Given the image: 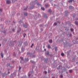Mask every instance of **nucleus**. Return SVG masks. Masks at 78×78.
Listing matches in <instances>:
<instances>
[{
  "label": "nucleus",
  "mask_w": 78,
  "mask_h": 78,
  "mask_svg": "<svg viewBox=\"0 0 78 78\" xmlns=\"http://www.w3.org/2000/svg\"><path fill=\"white\" fill-rule=\"evenodd\" d=\"M9 66H10V65H9Z\"/></svg>",
  "instance_id": "44"
},
{
  "label": "nucleus",
  "mask_w": 78,
  "mask_h": 78,
  "mask_svg": "<svg viewBox=\"0 0 78 78\" xmlns=\"http://www.w3.org/2000/svg\"><path fill=\"white\" fill-rule=\"evenodd\" d=\"M49 42H50V43H52V40H49Z\"/></svg>",
  "instance_id": "6"
},
{
  "label": "nucleus",
  "mask_w": 78,
  "mask_h": 78,
  "mask_svg": "<svg viewBox=\"0 0 78 78\" xmlns=\"http://www.w3.org/2000/svg\"><path fill=\"white\" fill-rule=\"evenodd\" d=\"M73 0H70L68 1V2H69V3H71V2H72V1H73Z\"/></svg>",
  "instance_id": "5"
},
{
  "label": "nucleus",
  "mask_w": 78,
  "mask_h": 78,
  "mask_svg": "<svg viewBox=\"0 0 78 78\" xmlns=\"http://www.w3.org/2000/svg\"><path fill=\"white\" fill-rule=\"evenodd\" d=\"M78 19H76V20H78Z\"/></svg>",
  "instance_id": "43"
},
{
  "label": "nucleus",
  "mask_w": 78,
  "mask_h": 78,
  "mask_svg": "<svg viewBox=\"0 0 78 78\" xmlns=\"http://www.w3.org/2000/svg\"><path fill=\"white\" fill-rule=\"evenodd\" d=\"M51 47H50V46L49 44H48V48H50Z\"/></svg>",
  "instance_id": "17"
},
{
  "label": "nucleus",
  "mask_w": 78,
  "mask_h": 78,
  "mask_svg": "<svg viewBox=\"0 0 78 78\" xmlns=\"http://www.w3.org/2000/svg\"><path fill=\"white\" fill-rule=\"evenodd\" d=\"M30 54H31V53L29 52L27 53V55H30Z\"/></svg>",
  "instance_id": "23"
},
{
  "label": "nucleus",
  "mask_w": 78,
  "mask_h": 78,
  "mask_svg": "<svg viewBox=\"0 0 78 78\" xmlns=\"http://www.w3.org/2000/svg\"><path fill=\"white\" fill-rule=\"evenodd\" d=\"M0 11H2V9H0Z\"/></svg>",
  "instance_id": "27"
},
{
  "label": "nucleus",
  "mask_w": 78,
  "mask_h": 78,
  "mask_svg": "<svg viewBox=\"0 0 78 78\" xmlns=\"http://www.w3.org/2000/svg\"><path fill=\"white\" fill-rule=\"evenodd\" d=\"M20 58L21 59V60H23V58L22 57H20Z\"/></svg>",
  "instance_id": "14"
},
{
  "label": "nucleus",
  "mask_w": 78,
  "mask_h": 78,
  "mask_svg": "<svg viewBox=\"0 0 78 78\" xmlns=\"http://www.w3.org/2000/svg\"><path fill=\"white\" fill-rule=\"evenodd\" d=\"M23 37H25V36H26V34H23Z\"/></svg>",
  "instance_id": "18"
},
{
  "label": "nucleus",
  "mask_w": 78,
  "mask_h": 78,
  "mask_svg": "<svg viewBox=\"0 0 78 78\" xmlns=\"http://www.w3.org/2000/svg\"><path fill=\"white\" fill-rule=\"evenodd\" d=\"M43 48H45V46H43Z\"/></svg>",
  "instance_id": "30"
},
{
  "label": "nucleus",
  "mask_w": 78,
  "mask_h": 78,
  "mask_svg": "<svg viewBox=\"0 0 78 78\" xmlns=\"http://www.w3.org/2000/svg\"><path fill=\"white\" fill-rule=\"evenodd\" d=\"M69 72H70V73L72 72V70H69Z\"/></svg>",
  "instance_id": "20"
},
{
  "label": "nucleus",
  "mask_w": 78,
  "mask_h": 78,
  "mask_svg": "<svg viewBox=\"0 0 78 78\" xmlns=\"http://www.w3.org/2000/svg\"><path fill=\"white\" fill-rule=\"evenodd\" d=\"M30 76V74H29V76Z\"/></svg>",
  "instance_id": "35"
},
{
  "label": "nucleus",
  "mask_w": 78,
  "mask_h": 78,
  "mask_svg": "<svg viewBox=\"0 0 78 78\" xmlns=\"http://www.w3.org/2000/svg\"><path fill=\"white\" fill-rule=\"evenodd\" d=\"M44 73H45V74H46L47 73V72L46 71H44Z\"/></svg>",
  "instance_id": "29"
},
{
  "label": "nucleus",
  "mask_w": 78,
  "mask_h": 78,
  "mask_svg": "<svg viewBox=\"0 0 78 78\" xmlns=\"http://www.w3.org/2000/svg\"><path fill=\"white\" fill-rule=\"evenodd\" d=\"M75 23L76 25H78V22H75Z\"/></svg>",
  "instance_id": "8"
},
{
  "label": "nucleus",
  "mask_w": 78,
  "mask_h": 78,
  "mask_svg": "<svg viewBox=\"0 0 78 78\" xmlns=\"http://www.w3.org/2000/svg\"><path fill=\"white\" fill-rule=\"evenodd\" d=\"M46 54L47 55H49V52L48 51H47V52H46Z\"/></svg>",
  "instance_id": "13"
},
{
  "label": "nucleus",
  "mask_w": 78,
  "mask_h": 78,
  "mask_svg": "<svg viewBox=\"0 0 78 78\" xmlns=\"http://www.w3.org/2000/svg\"><path fill=\"white\" fill-rule=\"evenodd\" d=\"M1 44H0V46H1Z\"/></svg>",
  "instance_id": "39"
},
{
  "label": "nucleus",
  "mask_w": 78,
  "mask_h": 78,
  "mask_svg": "<svg viewBox=\"0 0 78 78\" xmlns=\"http://www.w3.org/2000/svg\"><path fill=\"white\" fill-rule=\"evenodd\" d=\"M12 31H14V29H12Z\"/></svg>",
  "instance_id": "32"
},
{
  "label": "nucleus",
  "mask_w": 78,
  "mask_h": 78,
  "mask_svg": "<svg viewBox=\"0 0 78 78\" xmlns=\"http://www.w3.org/2000/svg\"><path fill=\"white\" fill-rule=\"evenodd\" d=\"M49 6V5H45V8H48Z\"/></svg>",
  "instance_id": "7"
},
{
  "label": "nucleus",
  "mask_w": 78,
  "mask_h": 78,
  "mask_svg": "<svg viewBox=\"0 0 78 78\" xmlns=\"http://www.w3.org/2000/svg\"><path fill=\"white\" fill-rule=\"evenodd\" d=\"M44 51H46V49H44Z\"/></svg>",
  "instance_id": "33"
},
{
  "label": "nucleus",
  "mask_w": 78,
  "mask_h": 78,
  "mask_svg": "<svg viewBox=\"0 0 78 78\" xmlns=\"http://www.w3.org/2000/svg\"><path fill=\"white\" fill-rule=\"evenodd\" d=\"M73 17H74V16H73Z\"/></svg>",
  "instance_id": "42"
},
{
  "label": "nucleus",
  "mask_w": 78,
  "mask_h": 78,
  "mask_svg": "<svg viewBox=\"0 0 78 78\" xmlns=\"http://www.w3.org/2000/svg\"><path fill=\"white\" fill-rule=\"evenodd\" d=\"M71 31H73V29L72 28L71 29Z\"/></svg>",
  "instance_id": "22"
},
{
  "label": "nucleus",
  "mask_w": 78,
  "mask_h": 78,
  "mask_svg": "<svg viewBox=\"0 0 78 78\" xmlns=\"http://www.w3.org/2000/svg\"><path fill=\"white\" fill-rule=\"evenodd\" d=\"M28 14L27 13H24V16H27V15Z\"/></svg>",
  "instance_id": "12"
},
{
  "label": "nucleus",
  "mask_w": 78,
  "mask_h": 78,
  "mask_svg": "<svg viewBox=\"0 0 78 78\" xmlns=\"http://www.w3.org/2000/svg\"><path fill=\"white\" fill-rule=\"evenodd\" d=\"M24 10H27V8H26V9H24Z\"/></svg>",
  "instance_id": "31"
},
{
  "label": "nucleus",
  "mask_w": 78,
  "mask_h": 78,
  "mask_svg": "<svg viewBox=\"0 0 78 78\" xmlns=\"http://www.w3.org/2000/svg\"><path fill=\"white\" fill-rule=\"evenodd\" d=\"M60 77L61 78H62V77H63V76H62V75H61L60 76Z\"/></svg>",
  "instance_id": "25"
},
{
  "label": "nucleus",
  "mask_w": 78,
  "mask_h": 78,
  "mask_svg": "<svg viewBox=\"0 0 78 78\" xmlns=\"http://www.w3.org/2000/svg\"><path fill=\"white\" fill-rule=\"evenodd\" d=\"M31 62H32V63H34V62H31Z\"/></svg>",
  "instance_id": "37"
},
{
  "label": "nucleus",
  "mask_w": 78,
  "mask_h": 78,
  "mask_svg": "<svg viewBox=\"0 0 78 78\" xmlns=\"http://www.w3.org/2000/svg\"><path fill=\"white\" fill-rule=\"evenodd\" d=\"M33 45H34V44H33L31 46V47H33Z\"/></svg>",
  "instance_id": "24"
},
{
  "label": "nucleus",
  "mask_w": 78,
  "mask_h": 78,
  "mask_svg": "<svg viewBox=\"0 0 78 78\" xmlns=\"http://www.w3.org/2000/svg\"><path fill=\"white\" fill-rule=\"evenodd\" d=\"M13 23H14V21H13Z\"/></svg>",
  "instance_id": "41"
},
{
  "label": "nucleus",
  "mask_w": 78,
  "mask_h": 78,
  "mask_svg": "<svg viewBox=\"0 0 78 78\" xmlns=\"http://www.w3.org/2000/svg\"><path fill=\"white\" fill-rule=\"evenodd\" d=\"M41 9H42V10H43V11L45 10V8L42 7H41Z\"/></svg>",
  "instance_id": "3"
},
{
  "label": "nucleus",
  "mask_w": 78,
  "mask_h": 78,
  "mask_svg": "<svg viewBox=\"0 0 78 78\" xmlns=\"http://www.w3.org/2000/svg\"><path fill=\"white\" fill-rule=\"evenodd\" d=\"M19 70H20V69H21V67H19Z\"/></svg>",
  "instance_id": "28"
},
{
  "label": "nucleus",
  "mask_w": 78,
  "mask_h": 78,
  "mask_svg": "<svg viewBox=\"0 0 78 78\" xmlns=\"http://www.w3.org/2000/svg\"><path fill=\"white\" fill-rule=\"evenodd\" d=\"M6 2L7 4H10L11 3V1L10 0H7Z\"/></svg>",
  "instance_id": "1"
},
{
  "label": "nucleus",
  "mask_w": 78,
  "mask_h": 78,
  "mask_svg": "<svg viewBox=\"0 0 78 78\" xmlns=\"http://www.w3.org/2000/svg\"><path fill=\"white\" fill-rule=\"evenodd\" d=\"M54 25H55V26H56V25H57V23H54Z\"/></svg>",
  "instance_id": "16"
},
{
  "label": "nucleus",
  "mask_w": 78,
  "mask_h": 78,
  "mask_svg": "<svg viewBox=\"0 0 78 78\" xmlns=\"http://www.w3.org/2000/svg\"><path fill=\"white\" fill-rule=\"evenodd\" d=\"M72 8H73V7H72V6L71 5L69 6V9H72Z\"/></svg>",
  "instance_id": "9"
},
{
  "label": "nucleus",
  "mask_w": 78,
  "mask_h": 78,
  "mask_svg": "<svg viewBox=\"0 0 78 78\" xmlns=\"http://www.w3.org/2000/svg\"><path fill=\"white\" fill-rule=\"evenodd\" d=\"M45 16H46V15H44V17H45Z\"/></svg>",
  "instance_id": "38"
},
{
  "label": "nucleus",
  "mask_w": 78,
  "mask_h": 78,
  "mask_svg": "<svg viewBox=\"0 0 78 78\" xmlns=\"http://www.w3.org/2000/svg\"><path fill=\"white\" fill-rule=\"evenodd\" d=\"M1 56L2 58H3V53H1Z\"/></svg>",
  "instance_id": "2"
},
{
  "label": "nucleus",
  "mask_w": 78,
  "mask_h": 78,
  "mask_svg": "<svg viewBox=\"0 0 78 78\" xmlns=\"http://www.w3.org/2000/svg\"><path fill=\"white\" fill-rule=\"evenodd\" d=\"M10 73V72H8V74H9V73Z\"/></svg>",
  "instance_id": "34"
},
{
  "label": "nucleus",
  "mask_w": 78,
  "mask_h": 78,
  "mask_svg": "<svg viewBox=\"0 0 78 78\" xmlns=\"http://www.w3.org/2000/svg\"><path fill=\"white\" fill-rule=\"evenodd\" d=\"M61 56H64V54L63 53H62L61 54Z\"/></svg>",
  "instance_id": "10"
},
{
  "label": "nucleus",
  "mask_w": 78,
  "mask_h": 78,
  "mask_svg": "<svg viewBox=\"0 0 78 78\" xmlns=\"http://www.w3.org/2000/svg\"><path fill=\"white\" fill-rule=\"evenodd\" d=\"M23 27H25L26 28H27V27L26 26V25H25V24L23 25Z\"/></svg>",
  "instance_id": "21"
},
{
  "label": "nucleus",
  "mask_w": 78,
  "mask_h": 78,
  "mask_svg": "<svg viewBox=\"0 0 78 78\" xmlns=\"http://www.w3.org/2000/svg\"><path fill=\"white\" fill-rule=\"evenodd\" d=\"M19 31H17V33H19Z\"/></svg>",
  "instance_id": "36"
},
{
  "label": "nucleus",
  "mask_w": 78,
  "mask_h": 78,
  "mask_svg": "<svg viewBox=\"0 0 78 78\" xmlns=\"http://www.w3.org/2000/svg\"><path fill=\"white\" fill-rule=\"evenodd\" d=\"M57 47H55V51H56V50H57Z\"/></svg>",
  "instance_id": "19"
},
{
  "label": "nucleus",
  "mask_w": 78,
  "mask_h": 78,
  "mask_svg": "<svg viewBox=\"0 0 78 78\" xmlns=\"http://www.w3.org/2000/svg\"><path fill=\"white\" fill-rule=\"evenodd\" d=\"M61 67H62L61 66H59V67H58L57 68V69H60V68H61Z\"/></svg>",
  "instance_id": "4"
},
{
  "label": "nucleus",
  "mask_w": 78,
  "mask_h": 78,
  "mask_svg": "<svg viewBox=\"0 0 78 78\" xmlns=\"http://www.w3.org/2000/svg\"><path fill=\"white\" fill-rule=\"evenodd\" d=\"M37 5H41L40 4H39V3H37Z\"/></svg>",
  "instance_id": "26"
},
{
  "label": "nucleus",
  "mask_w": 78,
  "mask_h": 78,
  "mask_svg": "<svg viewBox=\"0 0 78 78\" xmlns=\"http://www.w3.org/2000/svg\"><path fill=\"white\" fill-rule=\"evenodd\" d=\"M25 59L26 61H28V58H27L26 59V58H25Z\"/></svg>",
  "instance_id": "15"
},
{
  "label": "nucleus",
  "mask_w": 78,
  "mask_h": 78,
  "mask_svg": "<svg viewBox=\"0 0 78 78\" xmlns=\"http://www.w3.org/2000/svg\"><path fill=\"white\" fill-rule=\"evenodd\" d=\"M52 78H55L54 77H52Z\"/></svg>",
  "instance_id": "40"
},
{
  "label": "nucleus",
  "mask_w": 78,
  "mask_h": 78,
  "mask_svg": "<svg viewBox=\"0 0 78 78\" xmlns=\"http://www.w3.org/2000/svg\"><path fill=\"white\" fill-rule=\"evenodd\" d=\"M48 12H51V9H49L48 11Z\"/></svg>",
  "instance_id": "11"
},
{
  "label": "nucleus",
  "mask_w": 78,
  "mask_h": 78,
  "mask_svg": "<svg viewBox=\"0 0 78 78\" xmlns=\"http://www.w3.org/2000/svg\"><path fill=\"white\" fill-rule=\"evenodd\" d=\"M19 22H20V21Z\"/></svg>",
  "instance_id": "45"
},
{
  "label": "nucleus",
  "mask_w": 78,
  "mask_h": 78,
  "mask_svg": "<svg viewBox=\"0 0 78 78\" xmlns=\"http://www.w3.org/2000/svg\"><path fill=\"white\" fill-rule=\"evenodd\" d=\"M7 65H8V64H7Z\"/></svg>",
  "instance_id": "46"
}]
</instances>
